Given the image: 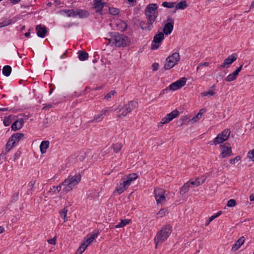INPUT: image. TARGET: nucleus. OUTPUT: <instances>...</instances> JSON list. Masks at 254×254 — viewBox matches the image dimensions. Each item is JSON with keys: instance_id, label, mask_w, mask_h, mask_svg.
Here are the masks:
<instances>
[{"instance_id": "40", "label": "nucleus", "mask_w": 254, "mask_h": 254, "mask_svg": "<svg viewBox=\"0 0 254 254\" xmlns=\"http://www.w3.org/2000/svg\"><path fill=\"white\" fill-rule=\"evenodd\" d=\"M116 93V92L115 90H112L105 96L104 99L107 101H110L115 96Z\"/></svg>"}, {"instance_id": "60", "label": "nucleus", "mask_w": 254, "mask_h": 254, "mask_svg": "<svg viewBox=\"0 0 254 254\" xmlns=\"http://www.w3.org/2000/svg\"><path fill=\"white\" fill-rule=\"evenodd\" d=\"M250 201H254V195L253 194H251L250 196Z\"/></svg>"}, {"instance_id": "36", "label": "nucleus", "mask_w": 254, "mask_h": 254, "mask_svg": "<svg viewBox=\"0 0 254 254\" xmlns=\"http://www.w3.org/2000/svg\"><path fill=\"white\" fill-rule=\"evenodd\" d=\"M162 5L164 7H167L169 8H171L173 7H175V2H167L164 1L162 3Z\"/></svg>"}, {"instance_id": "12", "label": "nucleus", "mask_w": 254, "mask_h": 254, "mask_svg": "<svg viewBox=\"0 0 254 254\" xmlns=\"http://www.w3.org/2000/svg\"><path fill=\"white\" fill-rule=\"evenodd\" d=\"M187 79L186 77H182L176 81L171 83L169 86L168 88L172 91H176L182 87H183L186 83Z\"/></svg>"}, {"instance_id": "29", "label": "nucleus", "mask_w": 254, "mask_h": 254, "mask_svg": "<svg viewBox=\"0 0 254 254\" xmlns=\"http://www.w3.org/2000/svg\"><path fill=\"white\" fill-rule=\"evenodd\" d=\"M188 6L187 1L186 0H183L177 4L175 3V10H178L179 9H185Z\"/></svg>"}, {"instance_id": "63", "label": "nucleus", "mask_w": 254, "mask_h": 254, "mask_svg": "<svg viewBox=\"0 0 254 254\" xmlns=\"http://www.w3.org/2000/svg\"><path fill=\"white\" fill-rule=\"evenodd\" d=\"M7 110V108H0V111H6Z\"/></svg>"}, {"instance_id": "57", "label": "nucleus", "mask_w": 254, "mask_h": 254, "mask_svg": "<svg viewBox=\"0 0 254 254\" xmlns=\"http://www.w3.org/2000/svg\"><path fill=\"white\" fill-rule=\"evenodd\" d=\"M21 0H10V2L13 4L18 3Z\"/></svg>"}, {"instance_id": "10", "label": "nucleus", "mask_w": 254, "mask_h": 254, "mask_svg": "<svg viewBox=\"0 0 254 254\" xmlns=\"http://www.w3.org/2000/svg\"><path fill=\"white\" fill-rule=\"evenodd\" d=\"M164 39V34L160 32L156 34L151 44V49L153 50H157Z\"/></svg>"}, {"instance_id": "33", "label": "nucleus", "mask_w": 254, "mask_h": 254, "mask_svg": "<svg viewBox=\"0 0 254 254\" xmlns=\"http://www.w3.org/2000/svg\"><path fill=\"white\" fill-rule=\"evenodd\" d=\"M2 74L5 76H8L11 72V67L9 65H5L2 68Z\"/></svg>"}, {"instance_id": "3", "label": "nucleus", "mask_w": 254, "mask_h": 254, "mask_svg": "<svg viewBox=\"0 0 254 254\" xmlns=\"http://www.w3.org/2000/svg\"><path fill=\"white\" fill-rule=\"evenodd\" d=\"M81 180V175L77 174L75 175L69 176L62 183L63 186V192L66 193L71 190Z\"/></svg>"}, {"instance_id": "42", "label": "nucleus", "mask_w": 254, "mask_h": 254, "mask_svg": "<svg viewBox=\"0 0 254 254\" xmlns=\"http://www.w3.org/2000/svg\"><path fill=\"white\" fill-rule=\"evenodd\" d=\"M222 214L221 211L218 212L216 214H214L211 217H209L208 222L206 223V225H208L212 220L219 217Z\"/></svg>"}, {"instance_id": "28", "label": "nucleus", "mask_w": 254, "mask_h": 254, "mask_svg": "<svg viewBox=\"0 0 254 254\" xmlns=\"http://www.w3.org/2000/svg\"><path fill=\"white\" fill-rule=\"evenodd\" d=\"M125 105L126 106V109L129 113L136 107L137 103L135 101H131Z\"/></svg>"}, {"instance_id": "4", "label": "nucleus", "mask_w": 254, "mask_h": 254, "mask_svg": "<svg viewBox=\"0 0 254 254\" xmlns=\"http://www.w3.org/2000/svg\"><path fill=\"white\" fill-rule=\"evenodd\" d=\"M138 176L135 173L130 174L125 176L122 179V182L116 188L115 192L118 194H121L125 191L131 185V182L137 179Z\"/></svg>"}, {"instance_id": "31", "label": "nucleus", "mask_w": 254, "mask_h": 254, "mask_svg": "<svg viewBox=\"0 0 254 254\" xmlns=\"http://www.w3.org/2000/svg\"><path fill=\"white\" fill-rule=\"evenodd\" d=\"M19 18L18 17H15L11 19H5L3 21H2V24H3L4 26H6L11 24L15 23L16 21L18 20Z\"/></svg>"}, {"instance_id": "13", "label": "nucleus", "mask_w": 254, "mask_h": 254, "mask_svg": "<svg viewBox=\"0 0 254 254\" xmlns=\"http://www.w3.org/2000/svg\"><path fill=\"white\" fill-rule=\"evenodd\" d=\"M179 115V112L175 110L172 111L170 113L167 114L165 117L162 119L161 121L159 123L161 125L169 123L174 119L177 117Z\"/></svg>"}, {"instance_id": "25", "label": "nucleus", "mask_w": 254, "mask_h": 254, "mask_svg": "<svg viewBox=\"0 0 254 254\" xmlns=\"http://www.w3.org/2000/svg\"><path fill=\"white\" fill-rule=\"evenodd\" d=\"M23 137V134L17 132L11 135L9 138L12 140V141L16 144Z\"/></svg>"}, {"instance_id": "7", "label": "nucleus", "mask_w": 254, "mask_h": 254, "mask_svg": "<svg viewBox=\"0 0 254 254\" xmlns=\"http://www.w3.org/2000/svg\"><path fill=\"white\" fill-rule=\"evenodd\" d=\"M180 60V54L178 52H174L169 56L165 60L164 68L165 70H169L174 67L178 64Z\"/></svg>"}, {"instance_id": "51", "label": "nucleus", "mask_w": 254, "mask_h": 254, "mask_svg": "<svg viewBox=\"0 0 254 254\" xmlns=\"http://www.w3.org/2000/svg\"><path fill=\"white\" fill-rule=\"evenodd\" d=\"M188 184H189V185L190 187L195 188L199 185L197 184V182L195 180H190L189 182H188Z\"/></svg>"}, {"instance_id": "52", "label": "nucleus", "mask_w": 254, "mask_h": 254, "mask_svg": "<svg viewBox=\"0 0 254 254\" xmlns=\"http://www.w3.org/2000/svg\"><path fill=\"white\" fill-rule=\"evenodd\" d=\"M201 117L200 116V114H197L196 115H195L194 117H193L191 120V121L192 122V123H194V122H197V121H198L200 118Z\"/></svg>"}, {"instance_id": "8", "label": "nucleus", "mask_w": 254, "mask_h": 254, "mask_svg": "<svg viewBox=\"0 0 254 254\" xmlns=\"http://www.w3.org/2000/svg\"><path fill=\"white\" fill-rule=\"evenodd\" d=\"M230 132V129L228 128L224 129L222 132L219 133L216 137L210 142V144L216 145L217 144L222 143L228 139Z\"/></svg>"}, {"instance_id": "58", "label": "nucleus", "mask_w": 254, "mask_h": 254, "mask_svg": "<svg viewBox=\"0 0 254 254\" xmlns=\"http://www.w3.org/2000/svg\"><path fill=\"white\" fill-rule=\"evenodd\" d=\"M216 86L215 84H214L213 85L211 88H210V90L213 91H214L215 92V90L216 89Z\"/></svg>"}, {"instance_id": "20", "label": "nucleus", "mask_w": 254, "mask_h": 254, "mask_svg": "<svg viewBox=\"0 0 254 254\" xmlns=\"http://www.w3.org/2000/svg\"><path fill=\"white\" fill-rule=\"evenodd\" d=\"M245 241V237L244 236L241 237L237 240V241L233 245L231 249V251L234 252L237 251L244 244Z\"/></svg>"}, {"instance_id": "35", "label": "nucleus", "mask_w": 254, "mask_h": 254, "mask_svg": "<svg viewBox=\"0 0 254 254\" xmlns=\"http://www.w3.org/2000/svg\"><path fill=\"white\" fill-rule=\"evenodd\" d=\"M88 57V54L86 52H84L83 51H79L78 52V58L79 60L81 61H83L86 60Z\"/></svg>"}, {"instance_id": "32", "label": "nucleus", "mask_w": 254, "mask_h": 254, "mask_svg": "<svg viewBox=\"0 0 254 254\" xmlns=\"http://www.w3.org/2000/svg\"><path fill=\"white\" fill-rule=\"evenodd\" d=\"M130 222V220L129 219H123L121 221V222L116 225L115 227V228H123L125 226L127 225Z\"/></svg>"}, {"instance_id": "46", "label": "nucleus", "mask_w": 254, "mask_h": 254, "mask_svg": "<svg viewBox=\"0 0 254 254\" xmlns=\"http://www.w3.org/2000/svg\"><path fill=\"white\" fill-rule=\"evenodd\" d=\"M247 157L250 161H254V149L248 153Z\"/></svg>"}, {"instance_id": "49", "label": "nucleus", "mask_w": 254, "mask_h": 254, "mask_svg": "<svg viewBox=\"0 0 254 254\" xmlns=\"http://www.w3.org/2000/svg\"><path fill=\"white\" fill-rule=\"evenodd\" d=\"M166 214V210L163 208L160 210V211L157 213V217L161 218L164 216Z\"/></svg>"}, {"instance_id": "11", "label": "nucleus", "mask_w": 254, "mask_h": 254, "mask_svg": "<svg viewBox=\"0 0 254 254\" xmlns=\"http://www.w3.org/2000/svg\"><path fill=\"white\" fill-rule=\"evenodd\" d=\"M220 157L224 158L232 155V148L229 144H223L220 145Z\"/></svg>"}, {"instance_id": "43", "label": "nucleus", "mask_w": 254, "mask_h": 254, "mask_svg": "<svg viewBox=\"0 0 254 254\" xmlns=\"http://www.w3.org/2000/svg\"><path fill=\"white\" fill-rule=\"evenodd\" d=\"M122 147V145L120 143H117L113 145V150L115 153L119 152L121 150Z\"/></svg>"}, {"instance_id": "5", "label": "nucleus", "mask_w": 254, "mask_h": 254, "mask_svg": "<svg viewBox=\"0 0 254 254\" xmlns=\"http://www.w3.org/2000/svg\"><path fill=\"white\" fill-rule=\"evenodd\" d=\"M98 230H95L88 234L84 239L83 242L76 252V254H82L86 248L96 239L99 235Z\"/></svg>"}, {"instance_id": "19", "label": "nucleus", "mask_w": 254, "mask_h": 254, "mask_svg": "<svg viewBox=\"0 0 254 254\" xmlns=\"http://www.w3.org/2000/svg\"><path fill=\"white\" fill-rule=\"evenodd\" d=\"M75 17L84 18L88 17L89 12L87 10L85 9L76 8L75 9Z\"/></svg>"}, {"instance_id": "62", "label": "nucleus", "mask_w": 254, "mask_h": 254, "mask_svg": "<svg viewBox=\"0 0 254 254\" xmlns=\"http://www.w3.org/2000/svg\"><path fill=\"white\" fill-rule=\"evenodd\" d=\"M24 35L26 37H29L30 33L29 32H28L25 33Z\"/></svg>"}, {"instance_id": "2", "label": "nucleus", "mask_w": 254, "mask_h": 254, "mask_svg": "<svg viewBox=\"0 0 254 254\" xmlns=\"http://www.w3.org/2000/svg\"><path fill=\"white\" fill-rule=\"evenodd\" d=\"M172 232V227L170 224L162 226L154 238L156 248L158 245L161 244L166 241Z\"/></svg>"}, {"instance_id": "41", "label": "nucleus", "mask_w": 254, "mask_h": 254, "mask_svg": "<svg viewBox=\"0 0 254 254\" xmlns=\"http://www.w3.org/2000/svg\"><path fill=\"white\" fill-rule=\"evenodd\" d=\"M109 11L112 15H116L120 13V9L114 7H110L109 8Z\"/></svg>"}, {"instance_id": "64", "label": "nucleus", "mask_w": 254, "mask_h": 254, "mask_svg": "<svg viewBox=\"0 0 254 254\" xmlns=\"http://www.w3.org/2000/svg\"><path fill=\"white\" fill-rule=\"evenodd\" d=\"M251 7H254V0L252 2V3L251 4Z\"/></svg>"}, {"instance_id": "17", "label": "nucleus", "mask_w": 254, "mask_h": 254, "mask_svg": "<svg viewBox=\"0 0 254 254\" xmlns=\"http://www.w3.org/2000/svg\"><path fill=\"white\" fill-rule=\"evenodd\" d=\"M243 65H240L234 71L229 74L225 79L227 82H231L237 79L238 75L242 69Z\"/></svg>"}, {"instance_id": "55", "label": "nucleus", "mask_w": 254, "mask_h": 254, "mask_svg": "<svg viewBox=\"0 0 254 254\" xmlns=\"http://www.w3.org/2000/svg\"><path fill=\"white\" fill-rule=\"evenodd\" d=\"M209 65V63L207 62L200 63L199 64V66H208Z\"/></svg>"}, {"instance_id": "30", "label": "nucleus", "mask_w": 254, "mask_h": 254, "mask_svg": "<svg viewBox=\"0 0 254 254\" xmlns=\"http://www.w3.org/2000/svg\"><path fill=\"white\" fill-rule=\"evenodd\" d=\"M118 112L119 113L118 117L120 118L125 117L128 113V111L126 109L125 105L119 108Z\"/></svg>"}, {"instance_id": "38", "label": "nucleus", "mask_w": 254, "mask_h": 254, "mask_svg": "<svg viewBox=\"0 0 254 254\" xmlns=\"http://www.w3.org/2000/svg\"><path fill=\"white\" fill-rule=\"evenodd\" d=\"M12 118V116H8L4 119L3 124L5 127H8L11 124Z\"/></svg>"}, {"instance_id": "39", "label": "nucleus", "mask_w": 254, "mask_h": 254, "mask_svg": "<svg viewBox=\"0 0 254 254\" xmlns=\"http://www.w3.org/2000/svg\"><path fill=\"white\" fill-rule=\"evenodd\" d=\"M67 209L66 208H63L60 212V216L62 219H64V222L67 220L66 215Z\"/></svg>"}, {"instance_id": "47", "label": "nucleus", "mask_w": 254, "mask_h": 254, "mask_svg": "<svg viewBox=\"0 0 254 254\" xmlns=\"http://www.w3.org/2000/svg\"><path fill=\"white\" fill-rule=\"evenodd\" d=\"M236 204V201L235 199H231L228 201L226 206L233 207L235 206Z\"/></svg>"}, {"instance_id": "26", "label": "nucleus", "mask_w": 254, "mask_h": 254, "mask_svg": "<svg viewBox=\"0 0 254 254\" xmlns=\"http://www.w3.org/2000/svg\"><path fill=\"white\" fill-rule=\"evenodd\" d=\"M116 27L118 30L124 31L127 28V24L126 22L122 20H118L116 23Z\"/></svg>"}, {"instance_id": "53", "label": "nucleus", "mask_w": 254, "mask_h": 254, "mask_svg": "<svg viewBox=\"0 0 254 254\" xmlns=\"http://www.w3.org/2000/svg\"><path fill=\"white\" fill-rule=\"evenodd\" d=\"M48 242L50 244L55 245L56 244V238L55 237L48 240Z\"/></svg>"}, {"instance_id": "21", "label": "nucleus", "mask_w": 254, "mask_h": 254, "mask_svg": "<svg viewBox=\"0 0 254 254\" xmlns=\"http://www.w3.org/2000/svg\"><path fill=\"white\" fill-rule=\"evenodd\" d=\"M24 124V120L22 118L18 119L15 121L11 125V128L12 130H17L22 128Z\"/></svg>"}, {"instance_id": "50", "label": "nucleus", "mask_w": 254, "mask_h": 254, "mask_svg": "<svg viewBox=\"0 0 254 254\" xmlns=\"http://www.w3.org/2000/svg\"><path fill=\"white\" fill-rule=\"evenodd\" d=\"M241 159V156H236L235 158H233V159H231L229 160V162L231 163V164H235L236 163H237L238 162H239V161H240Z\"/></svg>"}, {"instance_id": "27", "label": "nucleus", "mask_w": 254, "mask_h": 254, "mask_svg": "<svg viewBox=\"0 0 254 254\" xmlns=\"http://www.w3.org/2000/svg\"><path fill=\"white\" fill-rule=\"evenodd\" d=\"M61 14L66 15L68 17H75V9H63L60 11Z\"/></svg>"}, {"instance_id": "54", "label": "nucleus", "mask_w": 254, "mask_h": 254, "mask_svg": "<svg viewBox=\"0 0 254 254\" xmlns=\"http://www.w3.org/2000/svg\"><path fill=\"white\" fill-rule=\"evenodd\" d=\"M159 66V65L158 63H154L152 64L153 70H154V71L157 70L158 69Z\"/></svg>"}, {"instance_id": "18", "label": "nucleus", "mask_w": 254, "mask_h": 254, "mask_svg": "<svg viewBox=\"0 0 254 254\" xmlns=\"http://www.w3.org/2000/svg\"><path fill=\"white\" fill-rule=\"evenodd\" d=\"M36 31L39 37L44 38L47 33V28L43 25L39 24L36 26Z\"/></svg>"}, {"instance_id": "59", "label": "nucleus", "mask_w": 254, "mask_h": 254, "mask_svg": "<svg viewBox=\"0 0 254 254\" xmlns=\"http://www.w3.org/2000/svg\"><path fill=\"white\" fill-rule=\"evenodd\" d=\"M205 110L202 109H201L198 112V114H200V116L201 117L202 115L204 113Z\"/></svg>"}, {"instance_id": "15", "label": "nucleus", "mask_w": 254, "mask_h": 254, "mask_svg": "<svg viewBox=\"0 0 254 254\" xmlns=\"http://www.w3.org/2000/svg\"><path fill=\"white\" fill-rule=\"evenodd\" d=\"M174 23V20L172 18H168V21L163 27V33L166 35H170L173 30Z\"/></svg>"}, {"instance_id": "56", "label": "nucleus", "mask_w": 254, "mask_h": 254, "mask_svg": "<svg viewBox=\"0 0 254 254\" xmlns=\"http://www.w3.org/2000/svg\"><path fill=\"white\" fill-rule=\"evenodd\" d=\"M20 156V153L19 152H17L14 155V160L18 159Z\"/></svg>"}, {"instance_id": "22", "label": "nucleus", "mask_w": 254, "mask_h": 254, "mask_svg": "<svg viewBox=\"0 0 254 254\" xmlns=\"http://www.w3.org/2000/svg\"><path fill=\"white\" fill-rule=\"evenodd\" d=\"M153 23L150 22L149 20L142 21L140 23V26L142 30L151 31L153 27Z\"/></svg>"}, {"instance_id": "37", "label": "nucleus", "mask_w": 254, "mask_h": 254, "mask_svg": "<svg viewBox=\"0 0 254 254\" xmlns=\"http://www.w3.org/2000/svg\"><path fill=\"white\" fill-rule=\"evenodd\" d=\"M190 186L189 185V184L188 183H186L185 184H184L181 189L180 192L181 194H184L188 192L189 190V189L190 188Z\"/></svg>"}, {"instance_id": "14", "label": "nucleus", "mask_w": 254, "mask_h": 254, "mask_svg": "<svg viewBox=\"0 0 254 254\" xmlns=\"http://www.w3.org/2000/svg\"><path fill=\"white\" fill-rule=\"evenodd\" d=\"M110 111H112L111 107H106L104 108L98 114L94 116V119L92 122L95 123L101 122L103 120L104 117L106 116Z\"/></svg>"}, {"instance_id": "48", "label": "nucleus", "mask_w": 254, "mask_h": 254, "mask_svg": "<svg viewBox=\"0 0 254 254\" xmlns=\"http://www.w3.org/2000/svg\"><path fill=\"white\" fill-rule=\"evenodd\" d=\"M201 96H214L215 94V92L214 91H213L212 90H209L208 91H205L204 92L201 93Z\"/></svg>"}, {"instance_id": "16", "label": "nucleus", "mask_w": 254, "mask_h": 254, "mask_svg": "<svg viewBox=\"0 0 254 254\" xmlns=\"http://www.w3.org/2000/svg\"><path fill=\"white\" fill-rule=\"evenodd\" d=\"M237 59V55L236 54H233L224 60V62L220 65V68L228 67L229 65L234 63Z\"/></svg>"}, {"instance_id": "1", "label": "nucleus", "mask_w": 254, "mask_h": 254, "mask_svg": "<svg viewBox=\"0 0 254 254\" xmlns=\"http://www.w3.org/2000/svg\"><path fill=\"white\" fill-rule=\"evenodd\" d=\"M110 43L117 47H125L129 45L130 40L126 35L118 32L110 33Z\"/></svg>"}, {"instance_id": "6", "label": "nucleus", "mask_w": 254, "mask_h": 254, "mask_svg": "<svg viewBox=\"0 0 254 254\" xmlns=\"http://www.w3.org/2000/svg\"><path fill=\"white\" fill-rule=\"evenodd\" d=\"M158 5L157 3L148 4L144 10L145 15L147 20L154 23L158 15Z\"/></svg>"}, {"instance_id": "23", "label": "nucleus", "mask_w": 254, "mask_h": 254, "mask_svg": "<svg viewBox=\"0 0 254 254\" xmlns=\"http://www.w3.org/2000/svg\"><path fill=\"white\" fill-rule=\"evenodd\" d=\"M93 5L97 11L101 12L102 11L103 8L106 6V3L102 2L101 0H94Z\"/></svg>"}, {"instance_id": "44", "label": "nucleus", "mask_w": 254, "mask_h": 254, "mask_svg": "<svg viewBox=\"0 0 254 254\" xmlns=\"http://www.w3.org/2000/svg\"><path fill=\"white\" fill-rule=\"evenodd\" d=\"M62 186H63L62 185V184L58 186H52V188L51 189V190L53 191L54 193L56 194L62 190Z\"/></svg>"}, {"instance_id": "24", "label": "nucleus", "mask_w": 254, "mask_h": 254, "mask_svg": "<svg viewBox=\"0 0 254 254\" xmlns=\"http://www.w3.org/2000/svg\"><path fill=\"white\" fill-rule=\"evenodd\" d=\"M50 142L48 140L42 141L40 145V149L42 154L46 152L47 148L49 147Z\"/></svg>"}, {"instance_id": "34", "label": "nucleus", "mask_w": 254, "mask_h": 254, "mask_svg": "<svg viewBox=\"0 0 254 254\" xmlns=\"http://www.w3.org/2000/svg\"><path fill=\"white\" fill-rule=\"evenodd\" d=\"M16 145L12 140L9 139L8 142L5 145V151L8 152Z\"/></svg>"}, {"instance_id": "9", "label": "nucleus", "mask_w": 254, "mask_h": 254, "mask_svg": "<svg viewBox=\"0 0 254 254\" xmlns=\"http://www.w3.org/2000/svg\"><path fill=\"white\" fill-rule=\"evenodd\" d=\"M166 191L160 188H156L154 190V194L158 206L162 205L166 200L165 196Z\"/></svg>"}, {"instance_id": "45", "label": "nucleus", "mask_w": 254, "mask_h": 254, "mask_svg": "<svg viewBox=\"0 0 254 254\" xmlns=\"http://www.w3.org/2000/svg\"><path fill=\"white\" fill-rule=\"evenodd\" d=\"M205 180L206 177L204 176L199 177L195 179V180L197 182V184L199 186L202 184L204 182Z\"/></svg>"}, {"instance_id": "61", "label": "nucleus", "mask_w": 254, "mask_h": 254, "mask_svg": "<svg viewBox=\"0 0 254 254\" xmlns=\"http://www.w3.org/2000/svg\"><path fill=\"white\" fill-rule=\"evenodd\" d=\"M4 230V228L2 227V226H0V234L1 233H2Z\"/></svg>"}]
</instances>
